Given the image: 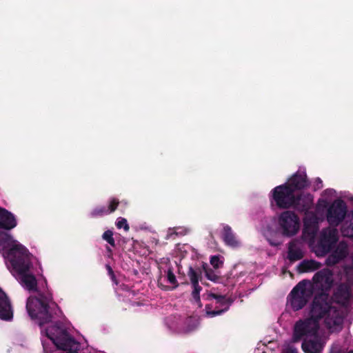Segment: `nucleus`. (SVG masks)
<instances>
[{
	"instance_id": "obj_1",
	"label": "nucleus",
	"mask_w": 353,
	"mask_h": 353,
	"mask_svg": "<svg viewBox=\"0 0 353 353\" xmlns=\"http://www.w3.org/2000/svg\"><path fill=\"white\" fill-rule=\"evenodd\" d=\"M31 253L28 254L13 263L12 272L19 276L20 281L28 290L36 292L37 295L30 296L26 302V309L32 319L37 320L42 326L52 321L60 311L57 303L54 301L53 295L48 289L47 280L43 277L39 286L34 275L29 273L32 266Z\"/></svg>"
},
{
	"instance_id": "obj_2",
	"label": "nucleus",
	"mask_w": 353,
	"mask_h": 353,
	"mask_svg": "<svg viewBox=\"0 0 353 353\" xmlns=\"http://www.w3.org/2000/svg\"><path fill=\"white\" fill-rule=\"evenodd\" d=\"M331 298L326 292L314 296L310 306L309 316L320 323L324 319L325 325L328 329L341 328L345 315L341 310L332 305Z\"/></svg>"
},
{
	"instance_id": "obj_3",
	"label": "nucleus",
	"mask_w": 353,
	"mask_h": 353,
	"mask_svg": "<svg viewBox=\"0 0 353 353\" xmlns=\"http://www.w3.org/2000/svg\"><path fill=\"white\" fill-rule=\"evenodd\" d=\"M0 252L10 264L30 253L22 244L6 232L0 231Z\"/></svg>"
},
{
	"instance_id": "obj_4",
	"label": "nucleus",
	"mask_w": 353,
	"mask_h": 353,
	"mask_svg": "<svg viewBox=\"0 0 353 353\" xmlns=\"http://www.w3.org/2000/svg\"><path fill=\"white\" fill-rule=\"evenodd\" d=\"M320 323L310 317L298 320L293 327L292 342L298 343L304 339L318 336Z\"/></svg>"
},
{
	"instance_id": "obj_5",
	"label": "nucleus",
	"mask_w": 353,
	"mask_h": 353,
	"mask_svg": "<svg viewBox=\"0 0 353 353\" xmlns=\"http://www.w3.org/2000/svg\"><path fill=\"white\" fill-rule=\"evenodd\" d=\"M46 336L56 347L63 351L72 350L77 348L78 343L65 329L56 326L46 330Z\"/></svg>"
},
{
	"instance_id": "obj_6",
	"label": "nucleus",
	"mask_w": 353,
	"mask_h": 353,
	"mask_svg": "<svg viewBox=\"0 0 353 353\" xmlns=\"http://www.w3.org/2000/svg\"><path fill=\"white\" fill-rule=\"evenodd\" d=\"M339 240V232L335 228H326L321 230L316 245V254L324 256L335 248Z\"/></svg>"
},
{
	"instance_id": "obj_7",
	"label": "nucleus",
	"mask_w": 353,
	"mask_h": 353,
	"mask_svg": "<svg viewBox=\"0 0 353 353\" xmlns=\"http://www.w3.org/2000/svg\"><path fill=\"white\" fill-rule=\"evenodd\" d=\"M207 300H214L205 307L206 314L210 317L221 315L227 312L233 302L230 298L215 293L208 294Z\"/></svg>"
},
{
	"instance_id": "obj_8",
	"label": "nucleus",
	"mask_w": 353,
	"mask_h": 353,
	"mask_svg": "<svg viewBox=\"0 0 353 353\" xmlns=\"http://www.w3.org/2000/svg\"><path fill=\"white\" fill-rule=\"evenodd\" d=\"M279 225L282 235L291 237L296 234L299 230V218L294 212L284 211L279 217Z\"/></svg>"
},
{
	"instance_id": "obj_9",
	"label": "nucleus",
	"mask_w": 353,
	"mask_h": 353,
	"mask_svg": "<svg viewBox=\"0 0 353 353\" xmlns=\"http://www.w3.org/2000/svg\"><path fill=\"white\" fill-rule=\"evenodd\" d=\"M306 280L300 281L293 288L288 296V303L294 312L303 309L308 301L310 296L306 290Z\"/></svg>"
},
{
	"instance_id": "obj_10",
	"label": "nucleus",
	"mask_w": 353,
	"mask_h": 353,
	"mask_svg": "<svg viewBox=\"0 0 353 353\" xmlns=\"http://www.w3.org/2000/svg\"><path fill=\"white\" fill-rule=\"evenodd\" d=\"M271 192L272 199L281 209H288L294 203L295 194L285 183L275 187Z\"/></svg>"
},
{
	"instance_id": "obj_11",
	"label": "nucleus",
	"mask_w": 353,
	"mask_h": 353,
	"mask_svg": "<svg viewBox=\"0 0 353 353\" xmlns=\"http://www.w3.org/2000/svg\"><path fill=\"white\" fill-rule=\"evenodd\" d=\"M347 212L345 202L341 199L335 200L327 211V221L332 226L339 225L345 219Z\"/></svg>"
},
{
	"instance_id": "obj_12",
	"label": "nucleus",
	"mask_w": 353,
	"mask_h": 353,
	"mask_svg": "<svg viewBox=\"0 0 353 353\" xmlns=\"http://www.w3.org/2000/svg\"><path fill=\"white\" fill-rule=\"evenodd\" d=\"M314 285L322 292H325L331 289L333 285V272L328 268L319 270L312 278Z\"/></svg>"
},
{
	"instance_id": "obj_13",
	"label": "nucleus",
	"mask_w": 353,
	"mask_h": 353,
	"mask_svg": "<svg viewBox=\"0 0 353 353\" xmlns=\"http://www.w3.org/2000/svg\"><path fill=\"white\" fill-rule=\"evenodd\" d=\"M295 194L296 191L301 190L309 186L310 183L307 180V175L304 172H296L294 173L285 183Z\"/></svg>"
},
{
	"instance_id": "obj_14",
	"label": "nucleus",
	"mask_w": 353,
	"mask_h": 353,
	"mask_svg": "<svg viewBox=\"0 0 353 353\" xmlns=\"http://www.w3.org/2000/svg\"><path fill=\"white\" fill-rule=\"evenodd\" d=\"M13 318L11 302L4 291L0 288V319L10 321Z\"/></svg>"
},
{
	"instance_id": "obj_15",
	"label": "nucleus",
	"mask_w": 353,
	"mask_h": 353,
	"mask_svg": "<svg viewBox=\"0 0 353 353\" xmlns=\"http://www.w3.org/2000/svg\"><path fill=\"white\" fill-rule=\"evenodd\" d=\"M294 203L292 207L299 212H305L308 211L313 203L312 196L310 194H294Z\"/></svg>"
},
{
	"instance_id": "obj_16",
	"label": "nucleus",
	"mask_w": 353,
	"mask_h": 353,
	"mask_svg": "<svg viewBox=\"0 0 353 353\" xmlns=\"http://www.w3.org/2000/svg\"><path fill=\"white\" fill-rule=\"evenodd\" d=\"M301 348L305 353H322L323 345L318 335L304 339L301 344Z\"/></svg>"
},
{
	"instance_id": "obj_17",
	"label": "nucleus",
	"mask_w": 353,
	"mask_h": 353,
	"mask_svg": "<svg viewBox=\"0 0 353 353\" xmlns=\"http://www.w3.org/2000/svg\"><path fill=\"white\" fill-rule=\"evenodd\" d=\"M17 225L14 215L8 210L0 207V228L10 230Z\"/></svg>"
},
{
	"instance_id": "obj_18",
	"label": "nucleus",
	"mask_w": 353,
	"mask_h": 353,
	"mask_svg": "<svg viewBox=\"0 0 353 353\" xmlns=\"http://www.w3.org/2000/svg\"><path fill=\"white\" fill-rule=\"evenodd\" d=\"M223 240L227 245L231 247H236L239 245L238 241L236 239L234 234L233 233L232 228L228 225L223 226L222 232Z\"/></svg>"
},
{
	"instance_id": "obj_19",
	"label": "nucleus",
	"mask_w": 353,
	"mask_h": 353,
	"mask_svg": "<svg viewBox=\"0 0 353 353\" xmlns=\"http://www.w3.org/2000/svg\"><path fill=\"white\" fill-rule=\"evenodd\" d=\"M318 223L314 219H305L304 221L303 234L310 238H314L318 231Z\"/></svg>"
},
{
	"instance_id": "obj_20",
	"label": "nucleus",
	"mask_w": 353,
	"mask_h": 353,
	"mask_svg": "<svg viewBox=\"0 0 353 353\" xmlns=\"http://www.w3.org/2000/svg\"><path fill=\"white\" fill-rule=\"evenodd\" d=\"M321 264L314 260H303L298 266L300 272H312L319 269Z\"/></svg>"
},
{
	"instance_id": "obj_21",
	"label": "nucleus",
	"mask_w": 353,
	"mask_h": 353,
	"mask_svg": "<svg viewBox=\"0 0 353 353\" xmlns=\"http://www.w3.org/2000/svg\"><path fill=\"white\" fill-rule=\"evenodd\" d=\"M264 236L271 246L277 247L282 243L280 234L274 230H268L265 231Z\"/></svg>"
},
{
	"instance_id": "obj_22",
	"label": "nucleus",
	"mask_w": 353,
	"mask_h": 353,
	"mask_svg": "<svg viewBox=\"0 0 353 353\" xmlns=\"http://www.w3.org/2000/svg\"><path fill=\"white\" fill-rule=\"evenodd\" d=\"M341 230L343 236L353 238V213L343 223Z\"/></svg>"
},
{
	"instance_id": "obj_23",
	"label": "nucleus",
	"mask_w": 353,
	"mask_h": 353,
	"mask_svg": "<svg viewBox=\"0 0 353 353\" xmlns=\"http://www.w3.org/2000/svg\"><path fill=\"white\" fill-rule=\"evenodd\" d=\"M294 245L292 243H290L288 259L291 261L294 262L301 259L303 257V254L299 248H294Z\"/></svg>"
},
{
	"instance_id": "obj_24",
	"label": "nucleus",
	"mask_w": 353,
	"mask_h": 353,
	"mask_svg": "<svg viewBox=\"0 0 353 353\" xmlns=\"http://www.w3.org/2000/svg\"><path fill=\"white\" fill-rule=\"evenodd\" d=\"M350 296L349 287L345 284H341L336 289L335 296L342 301H347Z\"/></svg>"
},
{
	"instance_id": "obj_25",
	"label": "nucleus",
	"mask_w": 353,
	"mask_h": 353,
	"mask_svg": "<svg viewBox=\"0 0 353 353\" xmlns=\"http://www.w3.org/2000/svg\"><path fill=\"white\" fill-rule=\"evenodd\" d=\"M332 252L339 256L340 259L343 260L348 254L347 244L344 241L339 242Z\"/></svg>"
},
{
	"instance_id": "obj_26",
	"label": "nucleus",
	"mask_w": 353,
	"mask_h": 353,
	"mask_svg": "<svg viewBox=\"0 0 353 353\" xmlns=\"http://www.w3.org/2000/svg\"><path fill=\"white\" fill-rule=\"evenodd\" d=\"M106 214H109L107 208L104 205L97 206L90 212V216L92 218L101 217Z\"/></svg>"
},
{
	"instance_id": "obj_27",
	"label": "nucleus",
	"mask_w": 353,
	"mask_h": 353,
	"mask_svg": "<svg viewBox=\"0 0 353 353\" xmlns=\"http://www.w3.org/2000/svg\"><path fill=\"white\" fill-rule=\"evenodd\" d=\"M188 275L190 277L191 284L198 283L201 275V271L200 270L198 271L195 270L192 267H190L188 272Z\"/></svg>"
},
{
	"instance_id": "obj_28",
	"label": "nucleus",
	"mask_w": 353,
	"mask_h": 353,
	"mask_svg": "<svg viewBox=\"0 0 353 353\" xmlns=\"http://www.w3.org/2000/svg\"><path fill=\"white\" fill-rule=\"evenodd\" d=\"M113 232L110 230H108L102 234L103 240L105 241L110 244L111 247L114 248L116 246L115 240L113 237Z\"/></svg>"
},
{
	"instance_id": "obj_29",
	"label": "nucleus",
	"mask_w": 353,
	"mask_h": 353,
	"mask_svg": "<svg viewBox=\"0 0 353 353\" xmlns=\"http://www.w3.org/2000/svg\"><path fill=\"white\" fill-rule=\"evenodd\" d=\"M192 287L193 288L192 292V298L196 303H201L200 292L202 290V288L199 285V283L192 284Z\"/></svg>"
},
{
	"instance_id": "obj_30",
	"label": "nucleus",
	"mask_w": 353,
	"mask_h": 353,
	"mask_svg": "<svg viewBox=\"0 0 353 353\" xmlns=\"http://www.w3.org/2000/svg\"><path fill=\"white\" fill-rule=\"evenodd\" d=\"M341 259L339 256H337L334 252H332L326 259L325 264L327 266H333L337 263H339Z\"/></svg>"
},
{
	"instance_id": "obj_31",
	"label": "nucleus",
	"mask_w": 353,
	"mask_h": 353,
	"mask_svg": "<svg viewBox=\"0 0 353 353\" xmlns=\"http://www.w3.org/2000/svg\"><path fill=\"white\" fill-rule=\"evenodd\" d=\"M205 274L208 280L213 282H218L220 280V276L216 275L215 272L211 268L205 269Z\"/></svg>"
},
{
	"instance_id": "obj_32",
	"label": "nucleus",
	"mask_w": 353,
	"mask_h": 353,
	"mask_svg": "<svg viewBox=\"0 0 353 353\" xmlns=\"http://www.w3.org/2000/svg\"><path fill=\"white\" fill-rule=\"evenodd\" d=\"M119 204V201L117 199H116V198L111 199L110 201L108 207L107 208L108 214H110V213L114 212L117 210Z\"/></svg>"
},
{
	"instance_id": "obj_33",
	"label": "nucleus",
	"mask_w": 353,
	"mask_h": 353,
	"mask_svg": "<svg viewBox=\"0 0 353 353\" xmlns=\"http://www.w3.org/2000/svg\"><path fill=\"white\" fill-rule=\"evenodd\" d=\"M210 262L215 269L219 268L223 265V261L220 260L219 256L218 255L212 256Z\"/></svg>"
},
{
	"instance_id": "obj_34",
	"label": "nucleus",
	"mask_w": 353,
	"mask_h": 353,
	"mask_svg": "<svg viewBox=\"0 0 353 353\" xmlns=\"http://www.w3.org/2000/svg\"><path fill=\"white\" fill-rule=\"evenodd\" d=\"M116 225L117 228H123L125 231H128L130 229L127 220L124 218H119L116 223Z\"/></svg>"
},
{
	"instance_id": "obj_35",
	"label": "nucleus",
	"mask_w": 353,
	"mask_h": 353,
	"mask_svg": "<svg viewBox=\"0 0 353 353\" xmlns=\"http://www.w3.org/2000/svg\"><path fill=\"white\" fill-rule=\"evenodd\" d=\"M167 279L168 281V282L171 284H173V285H176L177 284V281H176V276L173 272V270H172V268H170L168 270V272H167ZM178 285H176L177 286Z\"/></svg>"
},
{
	"instance_id": "obj_36",
	"label": "nucleus",
	"mask_w": 353,
	"mask_h": 353,
	"mask_svg": "<svg viewBox=\"0 0 353 353\" xmlns=\"http://www.w3.org/2000/svg\"><path fill=\"white\" fill-rule=\"evenodd\" d=\"M105 269L107 270L108 271V275L110 276L111 280L116 284L117 285L118 284V281H117V277L114 274V272L112 270V268H111V266L109 265V264H106L105 265Z\"/></svg>"
},
{
	"instance_id": "obj_37",
	"label": "nucleus",
	"mask_w": 353,
	"mask_h": 353,
	"mask_svg": "<svg viewBox=\"0 0 353 353\" xmlns=\"http://www.w3.org/2000/svg\"><path fill=\"white\" fill-rule=\"evenodd\" d=\"M284 353H298V350L296 348L293 347H289Z\"/></svg>"
},
{
	"instance_id": "obj_38",
	"label": "nucleus",
	"mask_w": 353,
	"mask_h": 353,
	"mask_svg": "<svg viewBox=\"0 0 353 353\" xmlns=\"http://www.w3.org/2000/svg\"><path fill=\"white\" fill-rule=\"evenodd\" d=\"M105 249H106V252H107V256L108 258H112V255H113V252H112V248L109 246H106Z\"/></svg>"
},
{
	"instance_id": "obj_39",
	"label": "nucleus",
	"mask_w": 353,
	"mask_h": 353,
	"mask_svg": "<svg viewBox=\"0 0 353 353\" xmlns=\"http://www.w3.org/2000/svg\"><path fill=\"white\" fill-rule=\"evenodd\" d=\"M318 183H322V181L320 179H318Z\"/></svg>"
},
{
	"instance_id": "obj_40",
	"label": "nucleus",
	"mask_w": 353,
	"mask_h": 353,
	"mask_svg": "<svg viewBox=\"0 0 353 353\" xmlns=\"http://www.w3.org/2000/svg\"><path fill=\"white\" fill-rule=\"evenodd\" d=\"M318 183H322V181L320 179H318Z\"/></svg>"
},
{
	"instance_id": "obj_41",
	"label": "nucleus",
	"mask_w": 353,
	"mask_h": 353,
	"mask_svg": "<svg viewBox=\"0 0 353 353\" xmlns=\"http://www.w3.org/2000/svg\"><path fill=\"white\" fill-rule=\"evenodd\" d=\"M347 353H353V350H350V351L347 352Z\"/></svg>"
},
{
	"instance_id": "obj_42",
	"label": "nucleus",
	"mask_w": 353,
	"mask_h": 353,
	"mask_svg": "<svg viewBox=\"0 0 353 353\" xmlns=\"http://www.w3.org/2000/svg\"><path fill=\"white\" fill-rule=\"evenodd\" d=\"M10 266L12 268L10 263H9V265H8V268H10Z\"/></svg>"
},
{
	"instance_id": "obj_43",
	"label": "nucleus",
	"mask_w": 353,
	"mask_h": 353,
	"mask_svg": "<svg viewBox=\"0 0 353 353\" xmlns=\"http://www.w3.org/2000/svg\"><path fill=\"white\" fill-rule=\"evenodd\" d=\"M39 268H40L41 271L43 272L42 268L41 266L39 267Z\"/></svg>"
}]
</instances>
